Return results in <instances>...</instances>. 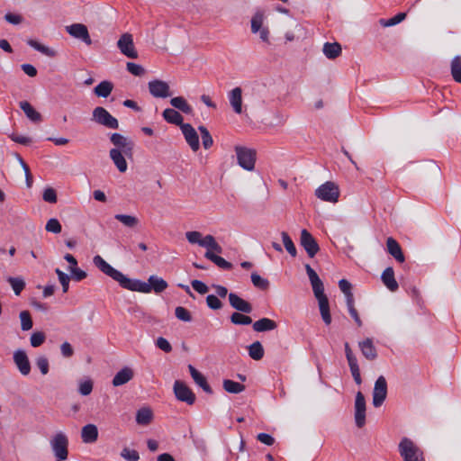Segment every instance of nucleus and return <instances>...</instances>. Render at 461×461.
<instances>
[{
  "label": "nucleus",
  "instance_id": "nucleus-1",
  "mask_svg": "<svg viewBox=\"0 0 461 461\" xmlns=\"http://www.w3.org/2000/svg\"><path fill=\"white\" fill-rule=\"evenodd\" d=\"M114 148L110 149L109 156L119 172L127 171L128 164L126 158H131L133 142L123 135L114 132L110 137Z\"/></svg>",
  "mask_w": 461,
  "mask_h": 461
},
{
  "label": "nucleus",
  "instance_id": "nucleus-2",
  "mask_svg": "<svg viewBox=\"0 0 461 461\" xmlns=\"http://www.w3.org/2000/svg\"><path fill=\"white\" fill-rule=\"evenodd\" d=\"M250 30L253 34L258 35L264 43H270V30L267 25V16L264 10H257L250 19Z\"/></svg>",
  "mask_w": 461,
  "mask_h": 461
},
{
  "label": "nucleus",
  "instance_id": "nucleus-3",
  "mask_svg": "<svg viewBox=\"0 0 461 461\" xmlns=\"http://www.w3.org/2000/svg\"><path fill=\"white\" fill-rule=\"evenodd\" d=\"M399 453L403 461H425L421 449L408 438L399 443Z\"/></svg>",
  "mask_w": 461,
  "mask_h": 461
},
{
  "label": "nucleus",
  "instance_id": "nucleus-4",
  "mask_svg": "<svg viewBox=\"0 0 461 461\" xmlns=\"http://www.w3.org/2000/svg\"><path fill=\"white\" fill-rule=\"evenodd\" d=\"M51 450L56 458L67 459L68 456V438L62 432H57L50 441Z\"/></svg>",
  "mask_w": 461,
  "mask_h": 461
},
{
  "label": "nucleus",
  "instance_id": "nucleus-5",
  "mask_svg": "<svg viewBox=\"0 0 461 461\" xmlns=\"http://www.w3.org/2000/svg\"><path fill=\"white\" fill-rule=\"evenodd\" d=\"M315 195L321 201L338 202L339 197V185L332 181H327L315 190Z\"/></svg>",
  "mask_w": 461,
  "mask_h": 461
},
{
  "label": "nucleus",
  "instance_id": "nucleus-6",
  "mask_svg": "<svg viewBox=\"0 0 461 461\" xmlns=\"http://www.w3.org/2000/svg\"><path fill=\"white\" fill-rule=\"evenodd\" d=\"M92 120L108 129L116 130L119 127L118 120L102 106H97L93 110Z\"/></svg>",
  "mask_w": 461,
  "mask_h": 461
},
{
  "label": "nucleus",
  "instance_id": "nucleus-7",
  "mask_svg": "<svg viewBox=\"0 0 461 461\" xmlns=\"http://www.w3.org/2000/svg\"><path fill=\"white\" fill-rule=\"evenodd\" d=\"M238 164L248 171H252L255 167L256 151L246 147H235Z\"/></svg>",
  "mask_w": 461,
  "mask_h": 461
},
{
  "label": "nucleus",
  "instance_id": "nucleus-8",
  "mask_svg": "<svg viewBox=\"0 0 461 461\" xmlns=\"http://www.w3.org/2000/svg\"><path fill=\"white\" fill-rule=\"evenodd\" d=\"M117 47L120 50L121 53L126 56L127 58H138V51L136 50L134 46L133 36L131 33L125 32L122 34L117 41Z\"/></svg>",
  "mask_w": 461,
  "mask_h": 461
},
{
  "label": "nucleus",
  "instance_id": "nucleus-9",
  "mask_svg": "<svg viewBox=\"0 0 461 461\" xmlns=\"http://www.w3.org/2000/svg\"><path fill=\"white\" fill-rule=\"evenodd\" d=\"M174 393L176 398L180 401L192 405L195 402V394L193 391L182 381L176 380L174 383Z\"/></svg>",
  "mask_w": 461,
  "mask_h": 461
},
{
  "label": "nucleus",
  "instance_id": "nucleus-10",
  "mask_svg": "<svg viewBox=\"0 0 461 461\" xmlns=\"http://www.w3.org/2000/svg\"><path fill=\"white\" fill-rule=\"evenodd\" d=\"M116 282H118L120 286L123 289L149 294V286L147 283L139 279H131L124 276L122 273H121Z\"/></svg>",
  "mask_w": 461,
  "mask_h": 461
},
{
  "label": "nucleus",
  "instance_id": "nucleus-11",
  "mask_svg": "<svg viewBox=\"0 0 461 461\" xmlns=\"http://www.w3.org/2000/svg\"><path fill=\"white\" fill-rule=\"evenodd\" d=\"M301 246L305 249L309 258H312L320 250V247L314 237L305 229L302 230L300 237Z\"/></svg>",
  "mask_w": 461,
  "mask_h": 461
},
{
  "label": "nucleus",
  "instance_id": "nucleus-12",
  "mask_svg": "<svg viewBox=\"0 0 461 461\" xmlns=\"http://www.w3.org/2000/svg\"><path fill=\"white\" fill-rule=\"evenodd\" d=\"M387 396V382L384 376L380 375L374 386L373 390V405L375 407H380Z\"/></svg>",
  "mask_w": 461,
  "mask_h": 461
},
{
  "label": "nucleus",
  "instance_id": "nucleus-13",
  "mask_svg": "<svg viewBox=\"0 0 461 461\" xmlns=\"http://www.w3.org/2000/svg\"><path fill=\"white\" fill-rule=\"evenodd\" d=\"M366 399L361 392H357L355 398V422L359 429L366 424Z\"/></svg>",
  "mask_w": 461,
  "mask_h": 461
},
{
  "label": "nucleus",
  "instance_id": "nucleus-14",
  "mask_svg": "<svg viewBox=\"0 0 461 461\" xmlns=\"http://www.w3.org/2000/svg\"><path fill=\"white\" fill-rule=\"evenodd\" d=\"M148 87L150 95L156 98H167L172 95L168 83L160 79L149 81Z\"/></svg>",
  "mask_w": 461,
  "mask_h": 461
},
{
  "label": "nucleus",
  "instance_id": "nucleus-15",
  "mask_svg": "<svg viewBox=\"0 0 461 461\" xmlns=\"http://www.w3.org/2000/svg\"><path fill=\"white\" fill-rule=\"evenodd\" d=\"M344 349H345V355H346V358L348 363V366H349L351 375H352L356 384L359 385L362 384V378L360 375V369L358 366L357 358L354 355L348 342L344 343Z\"/></svg>",
  "mask_w": 461,
  "mask_h": 461
},
{
  "label": "nucleus",
  "instance_id": "nucleus-16",
  "mask_svg": "<svg viewBox=\"0 0 461 461\" xmlns=\"http://www.w3.org/2000/svg\"><path fill=\"white\" fill-rule=\"evenodd\" d=\"M66 32L73 38L80 40L86 45L92 44L87 27L83 23H73L66 26Z\"/></svg>",
  "mask_w": 461,
  "mask_h": 461
},
{
  "label": "nucleus",
  "instance_id": "nucleus-17",
  "mask_svg": "<svg viewBox=\"0 0 461 461\" xmlns=\"http://www.w3.org/2000/svg\"><path fill=\"white\" fill-rule=\"evenodd\" d=\"M181 131L185 137V141L190 146L193 151H197L200 148L199 136L195 129L190 124L185 123L181 125Z\"/></svg>",
  "mask_w": 461,
  "mask_h": 461
},
{
  "label": "nucleus",
  "instance_id": "nucleus-18",
  "mask_svg": "<svg viewBox=\"0 0 461 461\" xmlns=\"http://www.w3.org/2000/svg\"><path fill=\"white\" fill-rule=\"evenodd\" d=\"M93 263L95 267H97L102 273L108 276L114 281L118 279L122 273L119 270L113 267L100 255H96L93 258Z\"/></svg>",
  "mask_w": 461,
  "mask_h": 461
},
{
  "label": "nucleus",
  "instance_id": "nucleus-19",
  "mask_svg": "<svg viewBox=\"0 0 461 461\" xmlns=\"http://www.w3.org/2000/svg\"><path fill=\"white\" fill-rule=\"evenodd\" d=\"M93 263L95 267H97L102 273L108 276L114 281L118 279L122 273L119 270L113 267L100 255H96L93 258Z\"/></svg>",
  "mask_w": 461,
  "mask_h": 461
},
{
  "label": "nucleus",
  "instance_id": "nucleus-20",
  "mask_svg": "<svg viewBox=\"0 0 461 461\" xmlns=\"http://www.w3.org/2000/svg\"><path fill=\"white\" fill-rule=\"evenodd\" d=\"M14 362L23 375H28L31 372V364L27 354L23 349H18L14 353Z\"/></svg>",
  "mask_w": 461,
  "mask_h": 461
},
{
  "label": "nucleus",
  "instance_id": "nucleus-21",
  "mask_svg": "<svg viewBox=\"0 0 461 461\" xmlns=\"http://www.w3.org/2000/svg\"><path fill=\"white\" fill-rule=\"evenodd\" d=\"M228 100L233 112L237 114L243 113V99H242V89L240 86H236L228 93Z\"/></svg>",
  "mask_w": 461,
  "mask_h": 461
},
{
  "label": "nucleus",
  "instance_id": "nucleus-22",
  "mask_svg": "<svg viewBox=\"0 0 461 461\" xmlns=\"http://www.w3.org/2000/svg\"><path fill=\"white\" fill-rule=\"evenodd\" d=\"M358 348L364 356V357L368 361H374L377 358L378 353L377 349L374 345L373 339L370 338H366L364 340L358 342Z\"/></svg>",
  "mask_w": 461,
  "mask_h": 461
},
{
  "label": "nucleus",
  "instance_id": "nucleus-23",
  "mask_svg": "<svg viewBox=\"0 0 461 461\" xmlns=\"http://www.w3.org/2000/svg\"><path fill=\"white\" fill-rule=\"evenodd\" d=\"M228 298L230 306L235 310L244 313H250L252 312L253 308L251 303L242 299L238 294L230 293L228 294Z\"/></svg>",
  "mask_w": 461,
  "mask_h": 461
},
{
  "label": "nucleus",
  "instance_id": "nucleus-24",
  "mask_svg": "<svg viewBox=\"0 0 461 461\" xmlns=\"http://www.w3.org/2000/svg\"><path fill=\"white\" fill-rule=\"evenodd\" d=\"M388 253L395 258L396 261L402 263L405 260V257L402 253L400 244L392 237H389L386 240Z\"/></svg>",
  "mask_w": 461,
  "mask_h": 461
},
{
  "label": "nucleus",
  "instance_id": "nucleus-25",
  "mask_svg": "<svg viewBox=\"0 0 461 461\" xmlns=\"http://www.w3.org/2000/svg\"><path fill=\"white\" fill-rule=\"evenodd\" d=\"M81 438L86 444L95 443L98 438V429L95 424H87L81 429Z\"/></svg>",
  "mask_w": 461,
  "mask_h": 461
},
{
  "label": "nucleus",
  "instance_id": "nucleus-26",
  "mask_svg": "<svg viewBox=\"0 0 461 461\" xmlns=\"http://www.w3.org/2000/svg\"><path fill=\"white\" fill-rule=\"evenodd\" d=\"M188 369L194 383L199 385L205 393L210 394L212 393V390L207 383L205 376L198 370H196L192 365L188 366Z\"/></svg>",
  "mask_w": 461,
  "mask_h": 461
},
{
  "label": "nucleus",
  "instance_id": "nucleus-27",
  "mask_svg": "<svg viewBox=\"0 0 461 461\" xmlns=\"http://www.w3.org/2000/svg\"><path fill=\"white\" fill-rule=\"evenodd\" d=\"M132 378V369L128 366H125L113 376L112 384L113 386H121L131 381Z\"/></svg>",
  "mask_w": 461,
  "mask_h": 461
},
{
  "label": "nucleus",
  "instance_id": "nucleus-28",
  "mask_svg": "<svg viewBox=\"0 0 461 461\" xmlns=\"http://www.w3.org/2000/svg\"><path fill=\"white\" fill-rule=\"evenodd\" d=\"M381 279L384 283V285L391 291L395 292L399 285L397 281L394 278V272L393 267H386L384 272L382 273Z\"/></svg>",
  "mask_w": 461,
  "mask_h": 461
},
{
  "label": "nucleus",
  "instance_id": "nucleus-29",
  "mask_svg": "<svg viewBox=\"0 0 461 461\" xmlns=\"http://www.w3.org/2000/svg\"><path fill=\"white\" fill-rule=\"evenodd\" d=\"M149 293L154 291L156 294L162 293L168 286L167 281L157 276H150L148 279Z\"/></svg>",
  "mask_w": 461,
  "mask_h": 461
},
{
  "label": "nucleus",
  "instance_id": "nucleus-30",
  "mask_svg": "<svg viewBox=\"0 0 461 461\" xmlns=\"http://www.w3.org/2000/svg\"><path fill=\"white\" fill-rule=\"evenodd\" d=\"M253 330L257 332H265L274 330L277 327V323L268 318H262L255 321L252 325Z\"/></svg>",
  "mask_w": 461,
  "mask_h": 461
},
{
  "label": "nucleus",
  "instance_id": "nucleus-31",
  "mask_svg": "<svg viewBox=\"0 0 461 461\" xmlns=\"http://www.w3.org/2000/svg\"><path fill=\"white\" fill-rule=\"evenodd\" d=\"M319 303L320 312L322 321L326 325H330L331 322V315L330 312V303L327 296L316 298Z\"/></svg>",
  "mask_w": 461,
  "mask_h": 461
},
{
  "label": "nucleus",
  "instance_id": "nucleus-32",
  "mask_svg": "<svg viewBox=\"0 0 461 461\" xmlns=\"http://www.w3.org/2000/svg\"><path fill=\"white\" fill-rule=\"evenodd\" d=\"M162 116L168 123L176 124L181 127L184 125L183 116L173 108H167L163 111Z\"/></svg>",
  "mask_w": 461,
  "mask_h": 461
},
{
  "label": "nucleus",
  "instance_id": "nucleus-33",
  "mask_svg": "<svg viewBox=\"0 0 461 461\" xmlns=\"http://www.w3.org/2000/svg\"><path fill=\"white\" fill-rule=\"evenodd\" d=\"M323 54L329 59H334L341 54V46L338 42H326L322 49Z\"/></svg>",
  "mask_w": 461,
  "mask_h": 461
},
{
  "label": "nucleus",
  "instance_id": "nucleus-34",
  "mask_svg": "<svg viewBox=\"0 0 461 461\" xmlns=\"http://www.w3.org/2000/svg\"><path fill=\"white\" fill-rule=\"evenodd\" d=\"M204 257L221 269L230 270L232 268V264L230 262L225 260L215 253H212V251H206Z\"/></svg>",
  "mask_w": 461,
  "mask_h": 461
},
{
  "label": "nucleus",
  "instance_id": "nucleus-35",
  "mask_svg": "<svg viewBox=\"0 0 461 461\" xmlns=\"http://www.w3.org/2000/svg\"><path fill=\"white\" fill-rule=\"evenodd\" d=\"M153 419L152 411L149 408H141L136 413V422L139 425H149Z\"/></svg>",
  "mask_w": 461,
  "mask_h": 461
},
{
  "label": "nucleus",
  "instance_id": "nucleus-36",
  "mask_svg": "<svg viewBox=\"0 0 461 461\" xmlns=\"http://www.w3.org/2000/svg\"><path fill=\"white\" fill-rule=\"evenodd\" d=\"M170 104L186 114H189L193 112L192 106L187 103V101L183 96H176L170 99Z\"/></svg>",
  "mask_w": 461,
  "mask_h": 461
},
{
  "label": "nucleus",
  "instance_id": "nucleus-37",
  "mask_svg": "<svg viewBox=\"0 0 461 461\" xmlns=\"http://www.w3.org/2000/svg\"><path fill=\"white\" fill-rule=\"evenodd\" d=\"M201 247L206 248L207 251H212V253L221 254L222 252V248L219 245V243L215 240L214 237L212 235H206L203 239V242H201Z\"/></svg>",
  "mask_w": 461,
  "mask_h": 461
},
{
  "label": "nucleus",
  "instance_id": "nucleus-38",
  "mask_svg": "<svg viewBox=\"0 0 461 461\" xmlns=\"http://www.w3.org/2000/svg\"><path fill=\"white\" fill-rule=\"evenodd\" d=\"M450 72L453 79L457 82L461 83V56L456 55L455 56L450 63Z\"/></svg>",
  "mask_w": 461,
  "mask_h": 461
},
{
  "label": "nucleus",
  "instance_id": "nucleus-39",
  "mask_svg": "<svg viewBox=\"0 0 461 461\" xmlns=\"http://www.w3.org/2000/svg\"><path fill=\"white\" fill-rule=\"evenodd\" d=\"M113 88V84L110 81H102L95 88L94 93L99 96L106 98L110 95Z\"/></svg>",
  "mask_w": 461,
  "mask_h": 461
},
{
  "label": "nucleus",
  "instance_id": "nucleus-40",
  "mask_svg": "<svg viewBox=\"0 0 461 461\" xmlns=\"http://www.w3.org/2000/svg\"><path fill=\"white\" fill-rule=\"evenodd\" d=\"M20 108L24 112L25 115L32 122H39L41 119V114L27 102L20 103Z\"/></svg>",
  "mask_w": 461,
  "mask_h": 461
},
{
  "label": "nucleus",
  "instance_id": "nucleus-41",
  "mask_svg": "<svg viewBox=\"0 0 461 461\" xmlns=\"http://www.w3.org/2000/svg\"><path fill=\"white\" fill-rule=\"evenodd\" d=\"M28 45L33 48L35 50L41 52V54L53 58L56 56L57 52L49 48L48 46L42 45L41 43L38 42L34 40H29L27 41Z\"/></svg>",
  "mask_w": 461,
  "mask_h": 461
},
{
  "label": "nucleus",
  "instance_id": "nucleus-42",
  "mask_svg": "<svg viewBox=\"0 0 461 461\" xmlns=\"http://www.w3.org/2000/svg\"><path fill=\"white\" fill-rule=\"evenodd\" d=\"M249 357L254 360H260L264 357V348L259 341H255L248 348Z\"/></svg>",
  "mask_w": 461,
  "mask_h": 461
},
{
  "label": "nucleus",
  "instance_id": "nucleus-43",
  "mask_svg": "<svg viewBox=\"0 0 461 461\" xmlns=\"http://www.w3.org/2000/svg\"><path fill=\"white\" fill-rule=\"evenodd\" d=\"M223 388L230 393H240L245 390V385L232 380L225 379L223 381Z\"/></svg>",
  "mask_w": 461,
  "mask_h": 461
},
{
  "label": "nucleus",
  "instance_id": "nucleus-44",
  "mask_svg": "<svg viewBox=\"0 0 461 461\" xmlns=\"http://www.w3.org/2000/svg\"><path fill=\"white\" fill-rule=\"evenodd\" d=\"M251 282L253 285L262 291H266L269 288V281L266 278L261 277L257 272L251 274Z\"/></svg>",
  "mask_w": 461,
  "mask_h": 461
},
{
  "label": "nucleus",
  "instance_id": "nucleus-45",
  "mask_svg": "<svg viewBox=\"0 0 461 461\" xmlns=\"http://www.w3.org/2000/svg\"><path fill=\"white\" fill-rule=\"evenodd\" d=\"M406 17L405 13H399L390 19H380L379 23L383 27H392L402 23Z\"/></svg>",
  "mask_w": 461,
  "mask_h": 461
},
{
  "label": "nucleus",
  "instance_id": "nucleus-46",
  "mask_svg": "<svg viewBox=\"0 0 461 461\" xmlns=\"http://www.w3.org/2000/svg\"><path fill=\"white\" fill-rule=\"evenodd\" d=\"M230 321L235 325H249L252 323V319L241 312H233L230 315Z\"/></svg>",
  "mask_w": 461,
  "mask_h": 461
},
{
  "label": "nucleus",
  "instance_id": "nucleus-47",
  "mask_svg": "<svg viewBox=\"0 0 461 461\" xmlns=\"http://www.w3.org/2000/svg\"><path fill=\"white\" fill-rule=\"evenodd\" d=\"M7 282L11 285L15 295H20L25 287V282L21 277H8Z\"/></svg>",
  "mask_w": 461,
  "mask_h": 461
},
{
  "label": "nucleus",
  "instance_id": "nucleus-48",
  "mask_svg": "<svg viewBox=\"0 0 461 461\" xmlns=\"http://www.w3.org/2000/svg\"><path fill=\"white\" fill-rule=\"evenodd\" d=\"M114 218L129 228L135 227L139 222V220L135 216L127 214H115Z\"/></svg>",
  "mask_w": 461,
  "mask_h": 461
},
{
  "label": "nucleus",
  "instance_id": "nucleus-49",
  "mask_svg": "<svg viewBox=\"0 0 461 461\" xmlns=\"http://www.w3.org/2000/svg\"><path fill=\"white\" fill-rule=\"evenodd\" d=\"M281 235H282V240H283L285 249L292 257H295L297 254V251H296V248H295L292 239L285 231H283L281 233Z\"/></svg>",
  "mask_w": 461,
  "mask_h": 461
},
{
  "label": "nucleus",
  "instance_id": "nucleus-50",
  "mask_svg": "<svg viewBox=\"0 0 461 461\" xmlns=\"http://www.w3.org/2000/svg\"><path fill=\"white\" fill-rule=\"evenodd\" d=\"M21 328L23 330H29L32 328V320L31 313L28 311H22L20 312Z\"/></svg>",
  "mask_w": 461,
  "mask_h": 461
},
{
  "label": "nucleus",
  "instance_id": "nucleus-51",
  "mask_svg": "<svg viewBox=\"0 0 461 461\" xmlns=\"http://www.w3.org/2000/svg\"><path fill=\"white\" fill-rule=\"evenodd\" d=\"M198 130L202 136V143L205 149L211 148L213 144V140L209 131L204 126H199Z\"/></svg>",
  "mask_w": 461,
  "mask_h": 461
},
{
  "label": "nucleus",
  "instance_id": "nucleus-52",
  "mask_svg": "<svg viewBox=\"0 0 461 461\" xmlns=\"http://www.w3.org/2000/svg\"><path fill=\"white\" fill-rule=\"evenodd\" d=\"M314 296L316 298L326 296L324 294V285L320 277L311 282Z\"/></svg>",
  "mask_w": 461,
  "mask_h": 461
},
{
  "label": "nucleus",
  "instance_id": "nucleus-53",
  "mask_svg": "<svg viewBox=\"0 0 461 461\" xmlns=\"http://www.w3.org/2000/svg\"><path fill=\"white\" fill-rule=\"evenodd\" d=\"M314 296L316 298L326 296L324 294V285L320 277L311 282Z\"/></svg>",
  "mask_w": 461,
  "mask_h": 461
},
{
  "label": "nucleus",
  "instance_id": "nucleus-54",
  "mask_svg": "<svg viewBox=\"0 0 461 461\" xmlns=\"http://www.w3.org/2000/svg\"><path fill=\"white\" fill-rule=\"evenodd\" d=\"M175 315L178 320L188 322V321H192V316H191L190 312L182 306H177L176 308Z\"/></svg>",
  "mask_w": 461,
  "mask_h": 461
},
{
  "label": "nucleus",
  "instance_id": "nucleus-55",
  "mask_svg": "<svg viewBox=\"0 0 461 461\" xmlns=\"http://www.w3.org/2000/svg\"><path fill=\"white\" fill-rule=\"evenodd\" d=\"M46 336L42 331L33 332L31 336L30 341L33 348H38L44 343Z\"/></svg>",
  "mask_w": 461,
  "mask_h": 461
},
{
  "label": "nucleus",
  "instance_id": "nucleus-56",
  "mask_svg": "<svg viewBox=\"0 0 461 461\" xmlns=\"http://www.w3.org/2000/svg\"><path fill=\"white\" fill-rule=\"evenodd\" d=\"M55 272L59 277V281L62 285L63 293H67L68 291L70 277L59 268H56Z\"/></svg>",
  "mask_w": 461,
  "mask_h": 461
},
{
  "label": "nucleus",
  "instance_id": "nucleus-57",
  "mask_svg": "<svg viewBox=\"0 0 461 461\" xmlns=\"http://www.w3.org/2000/svg\"><path fill=\"white\" fill-rule=\"evenodd\" d=\"M207 306L212 310H220L222 308V303L218 298V296L214 294H209L206 297Z\"/></svg>",
  "mask_w": 461,
  "mask_h": 461
},
{
  "label": "nucleus",
  "instance_id": "nucleus-58",
  "mask_svg": "<svg viewBox=\"0 0 461 461\" xmlns=\"http://www.w3.org/2000/svg\"><path fill=\"white\" fill-rule=\"evenodd\" d=\"M127 70L136 77H141L145 74V69L142 66L133 63V62H128L126 64Z\"/></svg>",
  "mask_w": 461,
  "mask_h": 461
},
{
  "label": "nucleus",
  "instance_id": "nucleus-59",
  "mask_svg": "<svg viewBox=\"0 0 461 461\" xmlns=\"http://www.w3.org/2000/svg\"><path fill=\"white\" fill-rule=\"evenodd\" d=\"M121 456L127 461H138L140 459L138 451L134 449L131 450L127 447L122 450Z\"/></svg>",
  "mask_w": 461,
  "mask_h": 461
},
{
  "label": "nucleus",
  "instance_id": "nucleus-60",
  "mask_svg": "<svg viewBox=\"0 0 461 461\" xmlns=\"http://www.w3.org/2000/svg\"><path fill=\"white\" fill-rule=\"evenodd\" d=\"M45 229L47 231L49 232H52V233H59L61 231V224L59 223V221L57 220V219H50L48 221H47V224L45 226Z\"/></svg>",
  "mask_w": 461,
  "mask_h": 461
},
{
  "label": "nucleus",
  "instance_id": "nucleus-61",
  "mask_svg": "<svg viewBox=\"0 0 461 461\" xmlns=\"http://www.w3.org/2000/svg\"><path fill=\"white\" fill-rule=\"evenodd\" d=\"M185 237L191 244H198L199 246H201L203 239L202 233L196 230L187 231Z\"/></svg>",
  "mask_w": 461,
  "mask_h": 461
},
{
  "label": "nucleus",
  "instance_id": "nucleus-62",
  "mask_svg": "<svg viewBox=\"0 0 461 461\" xmlns=\"http://www.w3.org/2000/svg\"><path fill=\"white\" fill-rule=\"evenodd\" d=\"M36 365L42 375H47L49 372V360L46 357H39L36 360Z\"/></svg>",
  "mask_w": 461,
  "mask_h": 461
},
{
  "label": "nucleus",
  "instance_id": "nucleus-63",
  "mask_svg": "<svg viewBox=\"0 0 461 461\" xmlns=\"http://www.w3.org/2000/svg\"><path fill=\"white\" fill-rule=\"evenodd\" d=\"M156 346L161 349L162 351L166 352V353H169L172 351V346L171 344L168 342L167 339H166L165 338L163 337H159L156 340Z\"/></svg>",
  "mask_w": 461,
  "mask_h": 461
},
{
  "label": "nucleus",
  "instance_id": "nucleus-64",
  "mask_svg": "<svg viewBox=\"0 0 461 461\" xmlns=\"http://www.w3.org/2000/svg\"><path fill=\"white\" fill-rule=\"evenodd\" d=\"M93 390V383L91 380H86L79 384V393L84 395H89Z\"/></svg>",
  "mask_w": 461,
  "mask_h": 461
}]
</instances>
